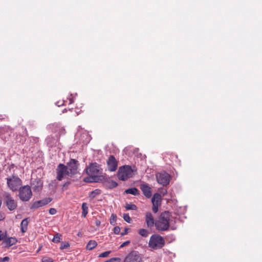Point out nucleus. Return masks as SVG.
Returning <instances> with one entry per match:
<instances>
[{"mask_svg":"<svg viewBox=\"0 0 262 262\" xmlns=\"http://www.w3.org/2000/svg\"><path fill=\"white\" fill-rule=\"evenodd\" d=\"M85 171L86 173L90 177L84 178L83 180V181L84 182H97V177L103 176L101 174L102 169L101 168L100 165L96 162L91 164L85 169Z\"/></svg>","mask_w":262,"mask_h":262,"instance_id":"1","label":"nucleus"},{"mask_svg":"<svg viewBox=\"0 0 262 262\" xmlns=\"http://www.w3.org/2000/svg\"><path fill=\"white\" fill-rule=\"evenodd\" d=\"M170 214L168 211L161 213L159 217L155 221V227L159 231H167L169 228Z\"/></svg>","mask_w":262,"mask_h":262,"instance_id":"2","label":"nucleus"},{"mask_svg":"<svg viewBox=\"0 0 262 262\" xmlns=\"http://www.w3.org/2000/svg\"><path fill=\"white\" fill-rule=\"evenodd\" d=\"M165 243V240L162 236L159 234H155L150 236L148 245L151 249L157 250L163 247Z\"/></svg>","mask_w":262,"mask_h":262,"instance_id":"3","label":"nucleus"},{"mask_svg":"<svg viewBox=\"0 0 262 262\" xmlns=\"http://www.w3.org/2000/svg\"><path fill=\"white\" fill-rule=\"evenodd\" d=\"M8 187L12 191H17L22 185L21 180L16 175H12L6 178Z\"/></svg>","mask_w":262,"mask_h":262,"instance_id":"4","label":"nucleus"},{"mask_svg":"<svg viewBox=\"0 0 262 262\" xmlns=\"http://www.w3.org/2000/svg\"><path fill=\"white\" fill-rule=\"evenodd\" d=\"M4 203L10 211L15 210L17 207V202L11 196L10 193L4 192L3 194Z\"/></svg>","mask_w":262,"mask_h":262,"instance_id":"5","label":"nucleus"},{"mask_svg":"<svg viewBox=\"0 0 262 262\" xmlns=\"http://www.w3.org/2000/svg\"><path fill=\"white\" fill-rule=\"evenodd\" d=\"M18 196L20 200L23 202L28 201L32 195L31 187L27 185L20 187L18 189Z\"/></svg>","mask_w":262,"mask_h":262,"instance_id":"6","label":"nucleus"},{"mask_svg":"<svg viewBox=\"0 0 262 262\" xmlns=\"http://www.w3.org/2000/svg\"><path fill=\"white\" fill-rule=\"evenodd\" d=\"M132 172V169L130 166L128 165L120 167L118 171V177L119 180L125 181L129 178Z\"/></svg>","mask_w":262,"mask_h":262,"instance_id":"7","label":"nucleus"},{"mask_svg":"<svg viewBox=\"0 0 262 262\" xmlns=\"http://www.w3.org/2000/svg\"><path fill=\"white\" fill-rule=\"evenodd\" d=\"M56 179L58 181H61L67 176H70V173L68 171V168L63 164L60 163L58 165L56 170Z\"/></svg>","mask_w":262,"mask_h":262,"instance_id":"8","label":"nucleus"},{"mask_svg":"<svg viewBox=\"0 0 262 262\" xmlns=\"http://www.w3.org/2000/svg\"><path fill=\"white\" fill-rule=\"evenodd\" d=\"M97 178V183H102L104 186L106 188L113 189L118 186V183L116 182L111 180L106 176H100L99 177Z\"/></svg>","mask_w":262,"mask_h":262,"instance_id":"9","label":"nucleus"},{"mask_svg":"<svg viewBox=\"0 0 262 262\" xmlns=\"http://www.w3.org/2000/svg\"><path fill=\"white\" fill-rule=\"evenodd\" d=\"M79 165V162L74 159H71L67 164L66 166L68 168L70 177H72L78 172V168Z\"/></svg>","mask_w":262,"mask_h":262,"instance_id":"10","label":"nucleus"},{"mask_svg":"<svg viewBox=\"0 0 262 262\" xmlns=\"http://www.w3.org/2000/svg\"><path fill=\"white\" fill-rule=\"evenodd\" d=\"M157 182L163 185L166 186L169 184L170 179V175L165 171L158 173L156 174Z\"/></svg>","mask_w":262,"mask_h":262,"instance_id":"11","label":"nucleus"},{"mask_svg":"<svg viewBox=\"0 0 262 262\" xmlns=\"http://www.w3.org/2000/svg\"><path fill=\"white\" fill-rule=\"evenodd\" d=\"M142 256L137 251H133L125 257L124 262H141Z\"/></svg>","mask_w":262,"mask_h":262,"instance_id":"12","label":"nucleus"},{"mask_svg":"<svg viewBox=\"0 0 262 262\" xmlns=\"http://www.w3.org/2000/svg\"><path fill=\"white\" fill-rule=\"evenodd\" d=\"M52 201V199L51 198H46L43 199L42 200L36 201L33 203L30 207L31 209H38L39 207L44 206L49 203H50Z\"/></svg>","mask_w":262,"mask_h":262,"instance_id":"13","label":"nucleus"},{"mask_svg":"<svg viewBox=\"0 0 262 262\" xmlns=\"http://www.w3.org/2000/svg\"><path fill=\"white\" fill-rule=\"evenodd\" d=\"M17 242V239L15 237L5 236L3 241L1 244L3 248H8L11 246L15 245Z\"/></svg>","mask_w":262,"mask_h":262,"instance_id":"14","label":"nucleus"},{"mask_svg":"<svg viewBox=\"0 0 262 262\" xmlns=\"http://www.w3.org/2000/svg\"><path fill=\"white\" fill-rule=\"evenodd\" d=\"M108 169L110 171H115L117 168V161L114 156H110L107 161Z\"/></svg>","mask_w":262,"mask_h":262,"instance_id":"15","label":"nucleus"},{"mask_svg":"<svg viewBox=\"0 0 262 262\" xmlns=\"http://www.w3.org/2000/svg\"><path fill=\"white\" fill-rule=\"evenodd\" d=\"M140 189L142 191L143 194L147 198H150L151 196V189L147 184H141L140 185Z\"/></svg>","mask_w":262,"mask_h":262,"instance_id":"16","label":"nucleus"},{"mask_svg":"<svg viewBox=\"0 0 262 262\" xmlns=\"http://www.w3.org/2000/svg\"><path fill=\"white\" fill-rule=\"evenodd\" d=\"M145 221L147 224V226L148 228H151L153 227L154 225L155 226V221L151 212H148L146 213L145 216Z\"/></svg>","mask_w":262,"mask_h":262,"instance_id":"17","label":"nucleus"},{"mask_svg":"<svg viewBox=\"0 0 262 262\" xmlns=\"http://www.w3.org/2000/svg\"><path fill=\"white\" fill-rule=\"evenodd\" d=\"M161 200L162 197L161 194L159 193H156L151 199L152 204L157 203V204L160 205Z\"/></svg>","mask_w":262,"mask_h":262,"instance_id":"18","label":"nucleus"},{"mask_svg":"<svg viewBox=\"0 0 262 262\" xmlns=\"http://www.w3.org/2000/svg\"><path fill=\"white\" fill-rule=\"evenodd\" d=\"M124 193L131 194L134 195H137L139 194V191L138 189L136 187H132L127 189L125 190Z\"/></svg>","mask_w":262,"mask_h":262,"instance_id":"19","label":"nucleus"},{"mask_svg":"<svg viewBox=\"0 0 262 262\" xmlns=\"http://www.w3.org/2000/svg\"><path fill=\"white\" fill-rule=\"evenodd\" d=\"M83 138H85L84 140H83V144H88L92 139L91 135L86 131L83 132Z\"/></svg>","mask_w":262,"mask_h":262,"instance_id":"20","label":"nucleus"},{"mask_svg":"<svg viewBox=\"0 0 262 262\" xmlns=\"http://www.w3.org/2000/svg\"><path fill=\"white\" fill-rule=\"evenodd\" d=\"M97 245V243L96 241L91 240L86 245V250H91L95 248Z\"/></svg>","mask_w":262,"mask_h":262,"instance_id":"21","label":"nucleus"},{"mask_svg":"<svg viewBox=\"0 0 262 262\" xmlns=\"http://www.w3.org/2000/svg\"><path fill=\"white\" fill-rule=\"evenodd\" d=\"M124 207L127 210H137L138 209L137 206L132 203H126Z\"/></svg>","mask_w":262,"mask_h":262,"instance_id":"22","label":"nucleus"},{"mask_svg":"<svg viewBox=\"0 0 262 262\" xmlns=\"http://www.w3.org/2000/svg\"><path fill=\"white\" fill-rule=\"evenodd\" d=\"M100 193H101V190L100 189H96L90 192L89 198L91 199H94V198L96 197V195L100 194Z\"/></svg>","mask_w":262,"mask_h":262,"instance_id":"23","label":"nucleus"},{"mask_svg":"<svg viewBox=\"0 0 262 262\" xmlns=\"http://www.w3.org/2000/svg\"><path fill=\"white\" fill-rule=\"evenodd\" d=\"M138 233L142 236L146 237L148 236L149 232L148 230L145 229H140L138 231Z\"/></svg>","mask_w":262,"mask_h":262,"instance_id":"24","label":"nucleus"},{"mask_svg":"<svg viewBox=\"0 0 262 262\" xmlns=\"http://www.w3.org/2000/svg\"><path fill=\"white\" fill-rule=\"evenodd\" d=\"M117 215L115 214H112L110 219V224L114 226L115 225L117 221Z\"/></svg>","mask_w":262,"mask_h":262,"instance_id":"25","label":"nucleus"},{"mask_svg":"<svg viewBox=\"0 0 262 262\" xmlns=\"http://www.w3.org/2000/svg\"><path fill=\"white\" fill-rule=\"evenodd\" d=\"M88 213V207L87 206V204L85 203H83V217H85Z\"/></svg>","mask_w":262,"mask_h":262,"instance_id":"26","label":"nucleus"},{"mask_svg":"<svg viewBox=\"0 0 262 262\" xmlns=\"http://www.w3.org/2000/svg\"><path fill=\"white\" fill-rule=\"evenodd\" d=\"M61 236V235L59 233H56L53 239H52V241L54 242V243H59L60 242V237Z\"/></svg>","mask_w":262,"mask_h":262,"instance_id":"27","label":"nucleus"},{"mask_svg":"<svg viewBox=\"0 0 262 262\" xmlns=\"http://www.w3.org/2000/svg\"><path fill=\"white\" fill-rule=\"evenodd\" d=\"M123 217L124 220L125 222H126L128 223H130L132 220L128 213H124L123 215Z\"/></svg>","mask_w":262,"mask_h":262,"instance_id":"28","label":"nucleus"},{"mask_svg":"<svg viewBox=\"0 0 262 262\" xmlns=\"http://www.w3.org/2000/svg\"><path fill=\"white\" fill-rule=\"evenodd\" d=\"M70 247V244L68 242H62L60 246V249L61 250L67 249Z\"/></svg>","mask_w":262,"mask_h":262,"instance_id":"29","label":"nucleus"},{"mask_svg":"<svg viewBox=\"0 0 262 262\" xmlns=\"http://www.w3.org/2000/svg\"><path fill=\"white\" fill-rule=\"evenodd\" d=\"M28 224V219L26 218V219H24L21 221V224H20V226L24 227H25L27 228Z\"/></svg>","mask_w":262,"mask_h":262,"instance_id":"30","label":"nucleus"},{"mask_svg":"<svg viewBox=\"0 0 262 262\" xmlns=\"http://www.w3.org/2000/svg\"><path fill=\"white\" fill-rule=\"evenodd\" d=\"M111 252V251H105L99 254V257H106Z\"/></svg>","mask_w":262,"mask_h":262,"instance_id":"31","label":"nucleus"},{"mask_svg":"<svg viewBox=\"0 0 262 262\" xmlns=\"http://www.w3.org/2000/svg\"><path fill=\"white\" fill-rule=\"evenodd\" d=\"M7 235V232H3L2 231L0 230V241H3L5 236Z\"/></svg>","mask_w":262,"mask_h":262,"instance_id":"32","label":"nucleus"},{"mask_svg":"<svg viewBox=\"0 0 262 262\" xmlns=\"http://www.w3.org/2000/svg\"><path fill=\"white\" fill-rule=\"evenodd\" d=\"M159 205L157 204V203L152 204V210L154 213H157L158 212Z\"/></svg>","mask_w":262,"mask_h":262,"instance_id":"33","label":"nucleus"},{"mask_svg":"<svg viewBox=\"0 0 262 262\" xmlns=\"http://www.w3.org/2000/svg\"><path fill=\"white\" fill-rule=\"evenodd\" d=\"M42 262H53V260L51 258L44 257L42 259Z\"/></svg>","mask_w":262,"mask_h":262,"instance_id":"34","label":"nucleus"},{"mask_svg":"<svg viewBox=\"0 0 262 262\" xmlns=\"http://www.w3.org/2000/svg\"><path fill=\"white\" fill-rule=\"evenodd\" d=\"M120 232V228L119 226H116L114 228V233L115 234H119Z\"/></svg>","mask_w":262,"mask_h":262,"instance_id":"35","label":"nucleus"},{"mask_svg":"<svg viewBox=\"0 0 262 262\" xmlns=\"http://www.w3.org/2000/svg\"><path fill=\"white\" fill-rule=\"evenodd\" d=\"M49 212L51 215H54L56 213L57 211L55 208H51L49 209Z\"/></svg>","mask_w":262,"mask_h":262,"instance_id":"36","label":"nucleus"},{"mask_svg":"<svg viewBox=\"0 0 262 262\" xmlns=\"http://www.w3.org/2000/svg\"><path fill=\"white\" fill-rule=\"evenodd\" d=\"M130 243V241H125V242L123 243L119 247V248H122L126 246H127V245H128Z\"/></svg>","mask_w":262,"mask_h":262,"instance_id":"37","label":"nucleus"},{"mask_svg":"<svg viewBox=\"0 0 262 262\" xmlns=\"http://www.w3.org/2000/svg\"><path fill=\"white\" fill-rule=\"evenodd\" d=\"M129 230L128 228H125L124 231L120 233L121 236H123L128 233V230Z\"/></svg>","mask_w":262,"mask_h":262,"instance_id":"38","label":"nucleus"},{"mask_svg":"<svg viewBox=\"0 0 262 262\" xmlns=\"http://www.w3.org/2000/svg\"><path fill=\"white\" fill-rule=\"evenodd\" d=\"M9 260V257L8 256H5L3 258H1L0 262H6Z\"/></svg>","mask_w":262,"mask_h":262,"instance_id":"39","label":"nucleus"},{"mask_svg":"<svg viewBox=\"0 0 262 262\" xmlns=\"http://www.w3.org/2000/svg\"><path fill=\"white\" fill-rule=\"evenodd\" d=\"M67 102V101L66 100H63V102L62 103H60L59 101H58L56 102V104L58 106H62V105H64V103Z\"/></svg>","mask_w":262,"mask_h":262,"instance_id":"40","label":"nucleus"},{"mask_svg":"<svg viewBox=\"0 0 262 262\" xmlns=\"http://www.w3.org/2000/svg\"><path fill=\"white\" fill-rule=\"evenodd\" d=\"M7 118L6 115H0V121L5 119Z\"/></svg>","mask_w":262,"mask_h":262,"instance_id":"41","label":"nucleus"},{"mask_svg":"<svg viewBox=\"0 0 262 262\" xmlns=\"http://www.w3.org/2000/svg\"><path fill=\"white\" fill-rule=\"evenodd\" d=\"M5 218L4 213L0 212V221L4 220Z\"/></svg>","mask_w":262,"mask_h":262,"instance_id":"42","label":"nucleus"},{"mask_svg":"<svg viewBox=\"0 0 262 262\" xmlns=\"http://www.w3.org/2000/svg\"><path fill=\"white\" fill-rule=\"evenodd\" d=\"M72 95H71L70 97L69 98H67V99L69 100V104H71L74 102L73 98L71 97Z\"/></svg>","mask_w":262,"mask_h":262,"instance_id":"43","label":"nucleus"},{"mask_svg":"<svg viewBox=\"0 0 262 262\" xmlns=\"http://www.w3.org/2000/svg\"><path fill=\"white\" fill-rule=\"evenodd\" d=\"M27 230V228L24 227H21V231L23 233L26 232Z\"/></svg>","mask_w":262,"mask_h":262,"instance_id":"44","label":"nucleus"},{"mask_svg":"<svg viewBox=\"0 0 262 262\" xmlns=\"http://www.w3.org/2000/svg\"><path fill=\"white\" fill-rule=\"evenodd\" d=\"M100 224H101V222L99 220H97L95 221V225L97 226H99L100 225Z\"/></svg>","mask_w":262,"mask_h":262,"instance_id":"45","label":"nucleus"},{"mask_svg":"<svg viewBox=\"0 0 262 262\" xmlns=\"http://www.w3.org/2000/svg\"><path fill=\"white\" fill-rule=\"evenodd\" d=\"M70 184V182L69 181H68L67 182H66L63 185V187H66V186H67L68 185H69Z\"/></svg>","mask_w":262,"mask_h":262,"instance_id":"46","label":"nucleus"},{"mask_svg":"<svg viewBox=\"0 0 262 262\" xmlns=\"http://www.w3.org/2000/svg\"><path fill=\"white\" fill-rule=\"evenodd\" d=\"M167 190L166 189H165L163 191V195H164L165 194L167 193Z\"/></svg>","mask_w":262,"mask_h":262,"instance_id":"47","label":"nucleus"},{"mask_svg":"<svg viewBox=\"0 0 262 262\" xmlns=\"http://www.w3.org/2000/svg\"><path fill=\"white\" fill-rule=\"evenodd\" d=\"M80 111H76V113H77V115H78L79 114H80Z\"/></svg>","mask_w":262,"mask_h":262,"instance_id":"48","label":"nucleus"},{"mask_svg":"<svg viewBox=\"0 0 262 262\" xmlns=\"http://www.w3.org/2000/svg\"><path fill=\"white\" fill-rule=\"evenodd\" d=\"M67 111V110L66 108L64 109L63 111V113L66 112Z\"/></svg>","mask_w":262,"mask_h":262,"instance_id":"49","label":"nucleus"},{"mask_svg":"<svg viewBox=\"0 0 262 262\" xmlns=\"http://www.w3.org/2000/svg\"><path fill=\"white\" fill-rule=\"evenodd\" d=\"M80 234H81V233H80V232H78V233H77V235H78V236H79V235H80Z\"/></svg>","mask_w":262,"mask_h":262,"instance_id":"50","label":"nucleus"},{"mask_svg":"<svg viewBox=\"0 0 262 262\" xmlns=\"http://www.w3.org/2000/svg\"><path fill=\"white\" fill-rule=\"evenodd\" d=\"M25 131L26 132V134L27 135V129L26 128H25Z\"/></svg>","mask_w":262,"mask_h":262,"instance_id":"51","label":"nucleus"},{"mask_svg":"<svg viewBox=\"0 0 262 262\" xmlns=\"http://www.w3.org/2000/svg\"><path fill=\"white\" fill-rule=\"evenodd\" d=\"M50 139V138L47 139V141H48Z\"/></svg>","mask_w":262,"mask_h":262,"instance_id":"52","label":"nucleus"}]
</instances>
